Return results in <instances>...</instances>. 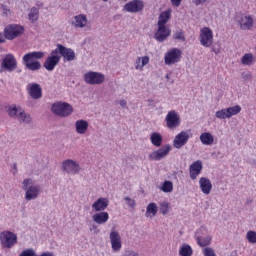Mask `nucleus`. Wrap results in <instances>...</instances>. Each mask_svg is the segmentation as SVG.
<instances>
[{
	"instance_id": "f257e3e1",
	"label": "nucleus",
	"mask_w": 256,
	"mask_h": 256,
	"mask_svg": "<svg viewBox=\"0 0 256 256\" xmlns=\"http://www.w3.org/2000/svg\"><path fill=\"white\" fill-rule=\"evenodd\" d=\"M43 57H45V53L41 51L29 52L22 58L23 65H25L28 71H39L41 69L39 59H43Z\"/></svg>"
},
{
	"instance_id": "f03ea898",
	"label": "nucleus",
	"mask_w": 256,
	"mask_h": 256,
	"mask_svg": "<svg viewBox=\"0 0 256 256\" xmlns=\"http://www.w3.org/2000/svg\"><path fill=\"white\" fill-rule=\"evenodd\" d=\"M25 32V28L19 24H9L4 28V37L8 41H13L17 37H21Z\"/></svg>"
},
{
	"instance_id": "7ed1b4c3",
	"label": "nucleus",
	"mask_w": 256,
	"mask_h": 256,
	"mask_svg": "<svg viewBox=\"0 0 256 256\" xmlns=\"http://www.w3.org/2000/svg\"><path fill=\"white\" fill-rule=\"evenodd\" d=\"M51 109L58 117H69L73 113V106L66 102H55Z\"/></svg>"
},
{
	"instance_id": "20e7f679",
	"label": "nucleus",
	"mask_w": 256,
	"mask_h": 256,
	"mask_svg": "<svg viewBox=\"0 0 256 256\" xmlns=\"http://www.w3.org/2000/svg\"><path fill=\"white\" fill-rule=\"evenodd\" d=\"M31 183H32L31 179H25L23 181V189L26 191V195H25L26 201H33V199H37V197H39V194L41 193V187L40 186L29 187Z\"/></svg>"
},
{
	"instance_id": "39448f33",
	"label": "nucleus",
	"mask_w": 256,
	"mask_h": 256,
	"mask_svg": "<svg viewBox=\"0 0 256 256\" xmlns=\"http://www.w3.org/2000/svg\"><path fill=\"white\" fill-rule=\"evenodd\" d=\"M0 242L4 249H11L17 245V234L11 231H3L0 233Z\"/></svg>"
},
{
	"instance_id": "423d86ee",
	"label": "nucleus",
	"mask_w": 256,
	"mask_h": 256,
	"mask_svg": "<svg viewBox=\"0 0 256 256\" xmlns=\"http://www.w3.org/2000/svg\"><path fill=\"white\" fill-rule=\"evenodd\" d=\"M8 115L10 117H14V119H18L22 121V123H30L31 122V115L25 113V110L20 106H14L9 109Z\"/></svg>"
},
{
	"instance_id": "0eeeda50",
	"label": "nucleus",
	"mask_w": 256,
	"mask_h": 256,
	"mask_svg": "<svg viewBox=\"0 0 256 256\" xmlns=\"http://www.w3.org/2000/svg\"><path fill=\"white\" fill-rule=\"evenodd\" d=\"M165 123L166 127L173 131L181 125V116L175 110L169 111L165 117Z\"/></svg>"
},
{
	"instance_id": "6e6552de",
	"label": "nucleus",
	"mask_w": 256,
	"mask_h": 256,
	"mask_svg": "<svg viewBox=\"0 0 256 256\" xmlns=\"http://www.w3.org/2000/svg\"><path fill=\"white\" fill-rule=\"evenodd\" d=\"M182 55L183 52H181L179 48L170 49L164 56L165 65H175V63H179V61H181Z\"/></svg>"
},
{
	"instance_id": "1a4fd4ad",
	"label": "nucleus",
	"mask_w": 256,
	"mask_h": 256,
	"mask_svg": "<svg viewBox=\"0 0 256 256\" xmlns=\"http://www.w3.org/2000/svg\"><path fill=\"white\" fill-rule=\"evenodd\" d=\"M200 45L203 47H211L213 45V30L209 27H203L200 29L199 34Z\"/></svg>"
},
{
	"instance_id": "9d476101",
	"label": "nucleus",
	"mask_w": 256,
	"mask_h": 256,
	"mask_svg": "<svg viewBox=\"0 0 256 256\" xmlns=\"http://www.w3.org/2000/svg\"><path fill=\"white\" fill-rule=\"evenodd\" d=\"M16 67H17V59L15 58V55L7 54L2 59L0 73H3V71H8L9 73H11V71H15Z\"/></svg>"
},
{
	"instance_id": "9b49d317",
	"label": "nucleus",
	"mask_w": 256,
	"mask_h": 256,
	"mask_svg": "<svg viewBox=\"0 0 256 256\" xmlns=\"http://www.w3.org/2000/svg\"><path fill=\"white\" fill-rule=\"evenodd\" d=\"M241 113V106L236 105L226 109H221L215 113L217 119H231L233 115H239Z\"/></svg>"
},
{
	"instance_id": "f8f14e48",
	"label": "nucleus",
	"mask_w": 256,
	"mask_h": 256,
	"mask_svg": "<svg viewBox=\"0 0 256 256\" xmlns=\"http://www.w3.org/2000/svg\"><path fill=\"white\" fill-rule=\"evenodd\" d=\"M84 81L88 83V85H101V83L105 81V75L90 71L84 75Z\"/></svg>"
},
{
	"instance_id": "ddd939ff",
	"label": "nucleus",
	"mask_w": 256,
	"mask_h": 256,
	"mask_svg": "<svg viewBox=\"0 0 256 256\" xmlns=\"http://www.w3.org/2000/svg\"><path fill=\"white\" fill-rule=\"evenodd\" d=\"M59 61H61V56L58 55V50H53L44 63L45 70L53 71L59 64Z\"/></svg>"
},
{
	"instance_id": "4468645a",
	"label": "nucleus",
	"mask_w": 256,
	"mask_h": 256,
	"mask_svg": "<svg viewBox=\"0 0 256 256\" xmlns=\"http://www.w3.org/2000/svg\"><path fill=\"white\" fill-rule=\"evenodd\" d=\"M62 169L69 175H77V173L81 171V166L78 164L77 161L67 159L62 163Z\"/></svg>"
},
{
	"instance_id": "2eb2a0df",
	"label": "nucleus",
	"mask_w": 256,
	"mask_h": 256,
	"mask_svg": "<svg viewBox=\"0 0 256 256\" xmlns=\"http://www.w3.org/2000/svg\"><path fill=\"white\" fill-rule=\"evenodd\" d=\"M145 8V4L142 0H131L124 5V11L127 13H141Z\"/></svg>"
},
{
	"instance_id": "dca6fc26",
	"label": "nucleus",
	"mask_w": 256,
	"mask_h": 256,
	"mask_svg": "<svg viewBox=\"0 0 256 256\" xmlns=\"http://www.w3.org/2000/svg\"><path fill=\"white\" fill-rule=\"evenodd\" d=\"M190 135L189 132L187 131H181L180 133H178L174 140H173V147L175 149H181V147H185V145H187V143H189V139H190Z\"/></svg>"
},
{
	"instance_id": "f3484780",
	"label": "nucleus",
	"mask_w": 256,
	"mask_h": 256,
	"mask_svg": "<svg viewBox=\"0 0 256 256\" xmlns=\"http://www.w3.org/2000/svg\"><path fill=\"white\" fill-rule=\"evenodd\" d=\"M171 152V147L169 145H163L160 149L149 154V159L152 161H161L164 157H167Z\"/></svg>"
},
{
	"instance_id": "a211bd4d",
	"label": "nucleus",
	"mask_w": 256,
	"mask_h": 256,
	"mask_svg": "<svg viewBox=\"0 0 256 256\" xmlns=\"http://www.w3.org/2000/svg\"><path fill=\"white\" fill-rule=\"evenodd\" d=\"M168 37H171V29L167 26L158 25L154 34V39H156L158 43H163V41H166Z\"/></svg>"
},
{
	"instance_id": "6ab92c4d",
	"label": "nucleus",
	"mask_w": 256,
	"mask_h": 256,
	"mask_svg": "<svg viewBox=\"0 0 256 256\" xmlns=\"http://www.w3.org/2000/svg\"><path fill=\"white\" fill-rule=\"evenodd\" d=\"M26 91H28V94L32 99H41L43 97V89L41 88V85L38 83H30L26 87Z\"/></svg>"
},
{
	"instance_id": "aec40b11",
	"label": "nucleus",
	"mask_w": 256,
	"mask_h": 256,
	"mask_svg": "<svg viewBox=\"0 0 256 256\" xmlns=\"http://www.w3.org/2000/svg\"><path fill=\"white\" fill-rule=\"evenodd\" d=\"M110 243L112 247V251L117 252L121 251V248L123 247V243L121 241V235L117 231H111L110 232Z\"/></svg>"
},
{
	"instance_id": "412c9836",
	"label": "nucleus",
	"mask_w": 256,
	"mask_h": 256,
	"mask_svg": "<svg viewBox=\"0 0 256 256\" xmlns=\"http://www.w3.org/2000/svg\"><path fill=\"white\" fill-rule=\"evenodd\" d=\"M55 51H58V54L60 53V55L66 61H74L75 60V51H73V49H71V48H67L61 44H58Z\"/></svg>"
},
{
	"instance_id": "4be33fe9",
	"label": "nucleus",
	"mask_w": 256,
	"mask_h": 256,
	"mask_svg": "<svg viewBox=\"0 0 256 256\" xmlns=\"http://www.w3.org/2000/svg\"><path fill=\"white\" fill-rule=\"evenodd\" d=\"M201 171H203V162L201 160L195 161L190 165V178L192 181H195L201 175Z\"/></svg>"
},
{
	"instance_id": "5701e85b",
	"label": "nucleus",
	"mask_w": 256,
	"mask_h": 256,
	"mask_svg": "<svg viewBox=\"0 0 256 256\" xmlns=\"http://www.w3.org/2000/svg\"><path fill=\"white\" fill-rule=\"evenodd\" d=\"M254 24L255 20L251 15H245L239 21L240 29H242V31H250V29H253Z\"/></svg>"
},
{
	"instance_id": "b1692460",
	"label": "nucleus",
	"mask_w": 256,
	"mask_h": 256,
	"mask_svg": "<svg viewBox=\"0 0 256 256\" xmlns=\"http://www.w3.org/2000/svg\"><path fill=\"white\" fill-rule=\"evenodd\" d=\"M109 207V199L107 198H98L93 204L92 209L96 213L104 212L105 209Z\"/></svg>"
},
{
	"instance_id": "393cba45",
	"label": "nucleus",
	"mask_w": 256,
	"mask_h": 256,
	"mask_svg": "<svg viewBox=\"0 0 256 256\" xmlns=\"http://www.w3.org/2000/svg\"><path fill=\"white\" fill-rule=\"evenodd\" d=\"M200 190L204 195H209L213 189V184L211 180L206 177H201L199 180Z\"/></svg>"
},
{
	"instance_id": "a878e982",
	"label": "nucleus",
	"mask_w": 256,
	"mask_h": 256,
	"mask_svg": "<svg viewBox=\"0 0 256 256\" xmlns=\"http://www.w3.org/2000/svg\"><path fill=\"white\" fill-rule=\"evenodd\" d=\"M92 219L97 225H105L109 221V212H97L92 216Z\"/></svg>"
},
{
	"instance_id": "bb28decb",
	"label": "nucleus",
	"mask_w": 256,
	"mask_h": 256,
	"mask_svg": "<svg viewBox=\"0 0 256 256\" xmlns=\"http://www.w3.org/2000/svg\"><path fill=\"white\" fill-rule=\"evenodd\" d=\"M171 13H172L171 9L161 12L158 17L157 25L167 26V23H169V19H171Z\"/></svg>"
},
{
	"instance_id": "cd10ccee",
	"label": "nucleus",
	"mask_w": 256,
	"mask_h": 256,
	"mask_svg": "<svg viewBox=\"0 0 256 256\" xmlns=\"http://www.w3.org/2000/svg\"><path fill=\"white\" fill-rule=\"evenodd\" d=\"M76 132L79 133V135H85L87 133V129H89V122L86 120H78L75 123Z\"/></svg>"
},
{
	"instance_id": "c85d7f7f",
	"label": "nucleus",
	"mask_w": 256,
	"mask_h": 256,
	"mask_svg": "<svg viewBox=\"0 0 256 256\" xmlns=\"http://www.w3.org/2000/svg\"><path fill=\"white\" fill-rule=\"evenodd\" d=\"M200 141L202 145H213V143L215 142V138L212 136L211 133L203 132L200 135Z\"/></svg>"
},
{
	"instance_id": "c756f323",
	"label": "nucleus",
	"mask_w": 256,
	"mask_h": 256,
	"mask_svg": "<svg viewBox=\"0 0 256 256\" xmlns=\"http://www.w3.org/2000/svg\"><path fill=\"white\" fill-rule=\"evenodd\" d=\"M74 26L83 29L87 25V16L80 14L74 17Z\"/></svg>"
},
{
	"instance_id": "7c9ffc66",
	"label": "nucleus",
	"mask_w": 256,
	"mask_h": 256,
	"mask_svg": "<svg viewBox=\"0 0 256 256\" xmlns=\"http://www.w3.org/2000/svg\"><path fill=\"white\" fill-rule=\"evenodd\" d=\"M150 140L152 145H154V147H161L163 143V136H161L159 132H153L150 135Z\"/></svg>"
},
{
	"instance_id": "2f4dec72",
	"label": "nucleus",
	"mask_w": 256,
	"mask_h": 256,
	"mask_svg": "<svg viewBox=\"0 0 256 256\" xmlns=\"http://www.w3.org/2000/svg\"><path fill=\"white\" fill-rule=\"evenodd\" d=\"M149 61V56L138 57L135 62V69L143 71V67H145V65H149Z\"/></svg>"
},
{
	"instance_id": "473e14b6",
	"label": "nucleus",
	"mask_w": 256,
	"mask_h": 256,
	"mask_svg": "<svg viewBox=\"0 0 256 256\" xmlns=\"http://www.w3.org/2000/svg\"><path fill=\"white\" fill-rule=\"evenodd\" d=\"M159 211V207L155 202H151L148 204L146 208V217H155Z\"/></svg>"
},
{
	"instance_id": "72a5a7b5",
	"label": "nucleus",
	"mask_w": 256,
	"mask_h": 256,
	"mask_svg": "<svg viewBox=\"0 0 256 256\" xmlns=\"http://www.w3.org/2000/svg\"><path fill=\"white\" fill-rule=\"evenodd\" d=\"M28 18H29V21H31V23H35L36 21H38L39 20V8L32 7L28 14Z\"/></svg>"
},
{
	"instance_id": "f704fd0d",
	"label": "nucleus",
	"mask_w": 256,
	"mask_h": 256,
	"mask_svg": "<svg viewBox=\"0 0 256 256\" xmlns=\"http://www.w3.org/2000/svg\"><path fill=\"white\" fill-rule=\"evenodd\" d=\"M179 255L180 256H191L193 255V248H191V245L189 244H184L181 246L179 250Z\"/></svg>"
},
{
	"instance_id": "c9c22d12",
	"label": "nucleus",
	"mask_w": 256,
	"mask_h": 256,
	"mask_svg": "<svg viewBox=\"0 0 256 256\" xmlns=\"http://www.w3.org/2000/svg\"><path fill=\"white\" fill-rule=\"evenodd\" d=\"M196 241L200 247H207V245H211V236L201 237L198 236Z\"/></svg>"
},
{
	"instance_id": "e433bc0d",
	"label": "nucleus",
	"mask_w": 256,
	"mask_h": 256,
	"mask_svg": "<svg viewBox=\"0 0 256 256\" xmlns=\"http://www.w3.org/2000/svg\"><path fill=\"white\" fill-rule=\"evenodd\" d=\"M161 191H163V193H171L173 191V182L167 180L164 181Z\"/></svg>"
},
{
	"instance_id": "4c0bfd02",
	"label": "nucleus",
	"mask_w": 256,
	"mask_h": 256,
	"mask_svg": "<svg viewBox=\"0 0 256 256\" xmlns=\"http://www.w3.org/2000/svg\"><path fill=\"white\" fill-rule=\"evenodd\" d=\"M242 65H251L253 63V54L247 53L241 59Z\"/></svg>"
},
{
	"instance_id": "58836bf2",
	"label": "nucleus",
	"mask_w": 256,
	"mask_h": 256,
	"mask_svg": "<svg viewBox=\"0 0 256 256\" xmlns=\"http://www.w3.org/2000/svg\"><path fill=\"white\" fill-rule=\"evenodd\" d=\"M246 239H247L248 243L255 244L256 243V232L248 231L246 234Z\"/></svg>"
},
{
	"instance_id": "ea45409f",
	"label": "nucleus",
	"mask_w": 256,
	"mask_h": 256,
	"mask_svg": "<svg viewBox=\"0 0 256 256\" xmlns=\"http://www.w3.org/2000/svg\"><path fill=\"white\" fill-rule=\"evenodd\" d=\"M160 213H162V215H167V213H169V203H160Z\"/></svg>"
},
{
	"instance_id": "a19ab883",
	"label": "nucleus",
	"mask_w": 256,
	"mask_h": 256,
	"mask_svg": "<svg viewBox=\"0 0 256 256\" xmlns=\"http://www.w3.org/2000/svg\"><path fill=\"white\" fill-rule=\"evenodd\" d=\"M174 39H177L178 41H185V34L183 33V31H177L175 34H174Z\"/></svg>"
},
{
	"instance_id": "79ce46f5",
	"label": "nucleus",
	"mask_w": 256,
	"mask_h": 256,
	"mask_svg": "<svg viewBox=\"0 0 256 256\" xmlns=\"http://www.w3.org/2000/svg\"><path fill=\"white\" fill-rule=\"evenodd\" d=\"M19 256H37V254L33 249H26Z\"/></svg>"
},
{
	"instance_id": "37998d69",
	"label": "nucleus",
	"mask_w": 256,
	"mask_h": 256,
	"mask_svg": "<svg viewBox=\"0 0 256 256\" xmlns=\"http://www.w3.org/2000/svg\"><path fill=\"white\" fill-rule=\"evenodd\" d=\"M125 201L127 202V205L129 207H134L135 206V200L131 199L130 197H125Z\"/></svg>"
},
{
	"instance_id": "c03bdc74",
	"label": "nucleus",
	"mask_w": 256,
	"mask_h": 256,
	"mask_svg": "<svg viewBox=\"0 0 256 256\" xmlns=\"http://www.w3.org/2000/svg\"><path fill=\"white\" fill-rule=\"evenodd\" d=\"M173 7H179L181 5V1L183 0H170Z\"/></svg>"
},
{
	"instance_id": "a18cd8bd",
	"label": "nucleus",
	"mask_w": 256,
	"mask_h": 256,
	"mask_svg": "<svg viewBox=\"0 0 256 256\" xmlns=\"http://www.w3.org/2000/svg\"><path fill=\"white\" fill-rule=\"evenodd\" d=\"M120 105L122 106V107H127V101L126 100H120Z\"/></svg>"
},
{
	"instance_id": "49530a36",
	"label": "nucleus",
	"mask_w": 256,
	"mask_h": 256,
	"mask_svg": "<svg viewBox=\"0 0 256 256\" xmlns=\"http://www.w3.org/2000/svg\"><path fill=\"white\" fill-rule=\"evenodd\" d=\"M201 3H207V0H196V5H201Z\"/></svg>"
},
{
	"instance_id": "de8ad7c7",
	"label": "nucleus",
	"mask_w": 256,
	"mask_h": 256,
	"mask_svg": "<svg viewBox=\"0 0 256 256\" xmlns=\"http://www.w3.org/2000/svg\"><path fill=\"white\" fill-rule=\"evenodd\" d=\"M0 43H5V38L2 33H0Z\"/></svg>"
},
{
	"instance_id": "09e8293b",
	"label": "nucleus",
	"mask_w": 256,
	"mask_h": 256,
	"mask_svg": "<svg viewBox=\"0 0 256 256\" xmlns=\"http://www.w3.org/2000/svg\"><path fill=\"white\" fill-rule=\"evenodd\" d=\"M128 256H139V254L137 252H130Z\"/></svg>"
},
{
	"instance_id": "8fccbe9b",
	"label": "nucleus",
	"mask_w": 256,
	"mask_h": 256,
	"mask_svg": "<svg viewBox=\"0 0 256 256\" xmlns=\"http://www.w3.org/2000/svg\"><path fill=\"white\" fill-rule=\"evenodd\" d=\"M212 51H213L214 53H216V55H217V53H220L219 49H217V50L212 49Z\"/></svg>"
},
{
	"instance_id": "3c124183",
	"label": "nucleus",
	"mask_w": 256,
	"mask_h": 256,
	"mask_svg": "<svg viewBox=\"0 0 256 256\" xmlns=\"http://www.w3.org/2000/svg\"><path fill=\"white\" fill-rule=\"evenodd\" d=\"M14 169H17V164H14Z\"/></svg>"
},
{
	"instance_id": "603ef678",
	"label": "nucleus",
	"mask_w": 256,
	"mask_h": 256,
	"mask_svg": "<svg viewBox=\"0 0 256 256\" xmlns=\"http://www.w3.org/2000/svg\"><path fill=\"white\" fill-rule=\"evenodd\" d=\"M102 1H105V2H107V1H109V0H102Z\"/></svg>"
},
{
	"instance_id": "864d4df0",
	"label": "nucleus",
	"mask_w": 256,
	"mask_h": 256,
	"mask_svg": "<svg viewBox=\"0 0 256 256\" xmlns=\"http://www.w3.org/2000/svg\"><path fill=\"white\" fill-rule=\"evenodd\" d=\"M6 11H8V12H9V9H8V10H6Z\"/></svg>"
}]
</instances>
